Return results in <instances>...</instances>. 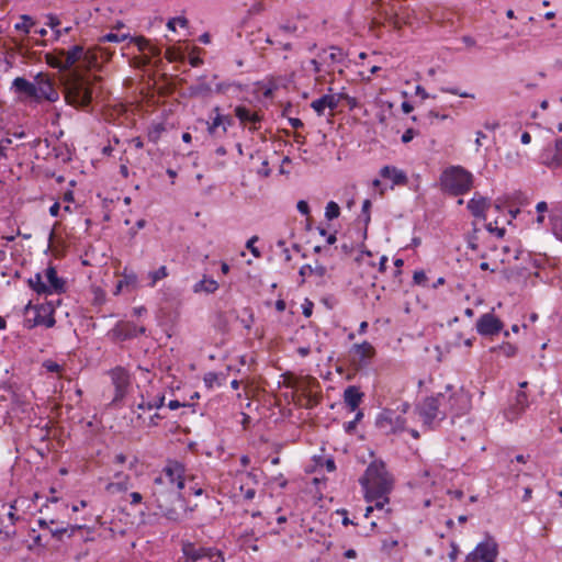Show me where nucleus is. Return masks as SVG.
Masks as SVG:
<instances>
[{
    "label": "nucleus",
    "mask_w": 562,
    "mask_h": 562,
    "mask_svg": "<svg viewBox=\"0 0 562 562\" xmlns=\"http://www.w3.org/2000/svg\"><path fill=\"white\" fill-rule=\"evenodd\" d=\"M413 281L416 285L427 286L428 278L425 271L418 270L414 272Z\"/></svg>",
    "instance_id": "obj_41"
},
{
    "label": "nucleus",
    "mask_w": 562,
    "mask_h": 562,
    "mask_svg": "<svg viewBox=\"0 0 562 562\" xmlns=\"http://www.w3.org/2000/svg\"><path fill=\"white\" fill-rule=\"evenodd\" d=\"M83 54V46L75 45L67 52L63 50L61 58L57 60L56 64H53V66L63 70L69 69L82 58Z\"/></svg>",
    "instance_id": "obj_14"
},
{
    "label": "nucleus",
    "mask_w": 562,
    "mask_h": 562,
    "mask_svg": "<svg viewBox=\"0 0 562 562\" xmlns=\"http://www.w3.org/2000/svg\"><path fill=\"white\" fill-rule=\"evenodd\" d=\"M369 503H374V509H383L384 506L389 503V494L383 495L382 497H376L372 499H366Z\"/></svg>",
    "instance_id": "obj_42"
},
{
    "label": "nucleus",
    "mask_w": 562,
    "mask_h": 562,
    "mask_svg": "<svg viewBox=\"0 0 562 562\" xmlns=\"http://www.w3.org/2000/svg\"><path fill=\"white\" fill-rule=\"evenodd\" d=\"M362 396L363 394L353 385L348 386L344 392V401L352 412L358 408Z\"/></svg>",
    "instance_id": "obj_27"
},
{
    "label": "nucleus",
    "mask_w": 562,
    "mask_h": 562,
    "mask_svg": "<svg viewBox=\"0 0 562 562\" xmlns=\"http://www.w3.org/2000/svg\"><path fill=\"white\" fill-rule=\"evenodd\" d=\"M359 482L364 490L366 499L382 497L393 490V479L382 461L371 462Z\"/></svg>",
    "instance_id": "obj_3"
},
{
    "label": "nucleus",
    "mask_w": 562,
    "mask_h": 562,
    "mask_svg": "<svg viewBox=\"0 0 562 562\" xmlns=\"http://www.w3.org/2000/svg\"><path fill=\"white\" fill-rule=\"evenodd\" d=\"M204 383L209 389H212L214 383L217 381V374L214 372H209L204 375Z\"/></svg>",
    "instance_id": "obj_52"
},
{
    "label": "nucleus",
    "mask_w": 562,
    "mask_h": 562,
    "mask_svg": "<svg viewBox=\"0 0 562 562\" xmlns=\"http://www.w3.org/2000/svg\"><path fill=\"white\" fill-rule=\"evenodd\" d=\"M64 94L68 104L87 108L92 100L91 83L78 75H70L64 81Z\"/></svg>",
    "instance_id": "obj_4"
},
{
    "label": "nucleus",
    "mask_w": 562,
    "mask_h": 562,
    "mask_svg": "<svg viewBox=\"0 0 562 562\" xmlns=\"http://www.w3.org/2000/svg\"><path fill=\"white\" fill-rule=\"evenodd\" d=\"M541 162L550 169L562 167V138H557L553 147H548L542 151Z\"/></svg>",
    "instance_id": "obj_13"
},
{
    "label": "nucleus",
    "mask_w": 562,
    "mask_h": 562,
    "mask_svg": "<svg viewBox=\"0 0 562 562\" xmlns=\"http://www.w3.org/2000/svg\"><path fill=\"white\" fill-rule=\"evenodd\" d=\"M497 554L496 542L487 540L480 542L475 549L465 557L464 562H495Z\"/></svg>",
    "instance_id": "obj_8"
},
{
    "label": "nucleus",
    "mask_w": 562,
    "mask_h": 562,
    "mask_svg": "<svg viewBox=\"0 0 562 562\" xmlns=\"http://www.w3.org/2000/svg\"><path fill=\"white\" fill-rule=\"evenodd\" d=\"M133 42L136 44L139 50L144 52L148 49V46H150V43L145 37H135Z\"/></svg>",
    "instance_id": "obj_51"
},
{
    "label": "nucleus",
    "mask_w": 562,
    "mask_h": 562,
    "mask_svg": "<svg viewBox=\"0 0 562 562\" xmlns=\"http://www.w3.org/2000/svg\"><path fill=\"white\" fill-rule=\"evenodd\" d=\"M12 143L11 138L4 137L0 140V160L5 159L7 156V148Z\"/></svg>",
    "instance_id": "obj_48"
},
{
    "label": "nucleus",
    "mask_w": 562,
    "mask_h": 562,
    "mask_svg": "<svg viewBox=\"0 0 562 562\" xmlns=\"http://www.w3.org/2000/svg\"><path fill=\"white\" fill-rule=\"evenodd\" d=\"M112 383L115 387L113 403L122 401L131 385V375L123 367H115L109 372Z\"/></svg>",
    "instance_id": "obj_9"
},
{
    "label": "nucleus",
    "mask_w": 562,
    "mask_h": 562,
    "mask_svg": "<svg viewBox=\"0 0 562 562\" xmlns=\"http://www.w3.org/2000/svg\"><path fill=\"white\" fill-rule=\"evenodd\" d=\"M341 93L337 94H324L319 99L314 100L311 103V108L318 114L323 115L326 109L334 111L341 101Z\"/></svg>",
    "instance_id": "obj_16"
},
{
    "label": "nucleus",
    "mask_w": 562,
    "mask_h": 562,
    "mask_svg": "<svg viewBox=\"0 0 562 562\" xmlns=\"http://www.w3.org/2000/svg\"><path fill=\"white\" fill-rule=\"evenodd\" d=\"M258 240L257 236H252L246 244V248L256 257L259 258L261 256L259 249L255 246V243Z\"/></svg>",
    "instance_id": "obj_46"
},
{
    "label": "nucleus",
    "mask_w": 562,
    "mask_h": 562,
    "mask_svg": "<svg viewBox=\"0 0 562 562\" xmlns=\"http://www.w3.org/2000/svg\"><path fill=\"white\" fill-rule=\"evenodd\" d=\"M45 277L47 279V285L49 288L48 294L56 292L61 293L65 292V281L57 276V271L54 267L49 266L45 271Z\"/></svg>",
    "instance_id": "obj_23"
},
{
    "label": "nucleus",
    "mask_w": 562,
    "mask_h": 562,
    "mask_svg": "<svg viewBox=\"0 0 562 562\" xmlns=\"http://www.w3.org/2000/svg\"><path fill=\"white\" fill-rule=\"evenodd\" d=\"M168 276L166 266H161L156 271H153L149 273V277L151 279V285H155L157 281L166 278Z\"/></svg>",
    "instance_id": "obj_39"
},
{
    "label": "nucleus",
    "mask_w": 562,
    "mask_h": 562,
    "mask_svg": "<svg viewBox=\"0 0 562 562\" xmlns=\"http://www.w3.org/2000/svg\"><path fill=\"white\" fill-rule=\"evenodd\" d=\"M114 477L116 481L109 483L105 487L109 493L126 492L131 487V479L128 475L117 472L114 474Z\"/></svg>",
    "instance_id": "obj_24"
},
{
    "label": "nucleus",
    "mask_w": 562,
    "mask_h": 562,
    "mask_svg": "<svg viewBox=\"0 0 562 562\" xmlns=\"http://www.w3.org/2000/svg\"><path fill=\"white\" fill-rule=\"evenodd\" d=\"M188 91L190 97H209L212 93V87L205 81V78H199L188 88Z\"/></svg>",
    "instance_id": "obj_29"
},
{
    "label": "nucleus",
    "mask_w": 562,
    "mask_h": 562,
    "mask_svg": "<svg viewBox=\"0 0 562 562\" xmlns=\"http://www.w3.org/2000/svg\"><path fill=\"white\" fill-rule=\"evenodd\" d=\"M43 367L47 370V372H59L61 370V367L53 360L44 361Z\"/></svg>",
    "instance_id": "obj_50"
},
{
    "label": "nucleus",
    "mask_w": 562,
    "mask_h": 562,
    "mask_svg": "<svg viewBox=\"0 0 562 562\" xmlns=\"http://www.w3.org/2000/svg\"><path fill=\"white\" fill-rule=\"evenodd\" d=\"M206 130L211 137L222 138L225 135L223 131L222 113L218 106H215L212 110V115L210 116V120L206 122Z\"/></svg>",
    "instance_id": "obj_21"
},
{
    "label": "nucleus",
    "mask_w": 562,
    "mask_h": 562,
    "mask_svg": "<svg viewBox=\"0 0 562 562\" xmlns=\"http://www.w3.org/2000/svg\"><path fill=\"white\" fill-rule=\"evenodd\" d=\"M497 349L505 356V357H514L517 352V348L516 346L509 344V342H504L502 344L501 346L497 347Z\"/></svg>",
    "instance_id": "obj_40"
},
{
    "label": "nucleus",
    "mask_w": 562,
    "mask_h": 562,
    "mask_svg": "<svg viewBox=\"0 0 562 562\" xmlns=\"http://www.w3.org/2000/svg\"><path fill=\"white\" fill-rule=\"evenodd\" d=\"M12 88H14L15 92L25 94L29 98L34 99L35 97V85L23 77H16L12 82Z\"/></svg>",
    "instance_id": "obj_28"
},
{
    "label": "nucleus",
    "mask_w": 562,
    "mask_h": 562,
    "mask_svg": "<svg viewBox=\"0 0 562 562\" xmlns=\"http://www.w3.org/2000/svg\"><path fill=\"white\" fill-rule=\"evenodd\" d=\"M296 31L297 26L294 23L286 22L279 24L271 33L267 34L266 43L277 45L284 50H292V43L286 41V38L294 35Z\"/></svg>",
    "instance_id": "obj_7"
},
{
    "label": "nucleus",
    "mask_w": 562,
    "mask_h": 562,
    "mask_svg": "<svg viewBox=\"0 0 562 562\" xmlns=\"http://www.w3.org/2000/svg\"><path fill=\"white\" fill-rule=\"evenodd\" d=\"M184 467L169 461L154 480L151 497L159 513L168 520L181 522L187 515V503L181 496L184 487Z\"/></svg>",
    "instance_id": "obj_1"
},
{
    "label": "nucleus",
    "mask_w": 562,
    "mask_h": 562,
    "mask_svg": "<svg viewBox=\"0 0 562 562\" xmlns=\"http://www.w3.org/2000/svg\"><path fill=\"white\" fill-rule=\"evenodd\" d=\"M130 497H131V505H137V504H140L142 501H143V495L138 492H132L130 494Z\"/></svg>",
    "instance_id": "obj_61"
},
{
    "label": "nucleus",
    "mask_w": 562,
    "mask_h": 562,
    "mask_svg": "<svg viewBox=\"0 0 562 562\" xmlns=\"http://www.w3.org/2000/svg\"><path fill=\"white\" fill-rule=\"evenodd\" d=\"M318 56L319 58H323V63L328 67L335 64H341L345 59L344 52L338 47H330L329 54L323 50Z\"/></svg>",
    "instance_id": "obj_31"
},
{
    "label": "nucleus",
    "mask_w": 562,
    "mask_h": 562,
    "mask_svg": "<svg viewBox=\"0 0 562 562\" xmlns=\"http://www.w3.org/2000/svg\"><path fill=\"white\" fill-rule=\"evenodd\" d=\"M165 131L164 126L158 124L156 126H154L149 132H148V138L149 140L156 143L159 137H160V134Z\"/></svg>",
    "instance_id": "obj_43"
},
{
    "label": "nucleus",
    "mask_w": 562,
    "mask_h": 562,
    "mask_svg": "<svg viewBox=\"0 0 562 562\" xmlns=\"http://www.w3.org/2000/svg\"><path fill=\"white\" fill-rule=\"evenodd\" d=\"M380 176L383 179H389L392 181L391 188L394 186H405L408 182L406 173L394 166H384L381 168Z\"/></svg>",
    "instance_id": "obj_20"
},
{
    "label": "nucleus",
    "mask_w": 562,
    "mask_h": 562,
    "mask_svg": "<svg viewBox=\"0 0 562 562\" xmlns=\"http://www.w3.org/2000/svg\"><path fill=\"white\" fill-rule=\"evenodd\" d=\"M389 23L396 30H401L402 29V25L403 23L401 22L400 18L397 16V14H394V15H390L389 16Z\"/></svg>",
    "instance_id": "obj_57"
},
{
    "label": "nucleus",
    "mask_w": 562,
    "mask_h": 562,
    "mask_svg": "<svg viewBox=\"0 0 562 562\" xmlns=\"http://www.w3.org/2000/svg\"><path fill=\"white\" fill-rule=\"evenodd\" d=\"M52 30H57V26L60 24L59 19L54 14L47 15V23H46Z\"/></svg>",
    "instance_id": "obj_54"
},
{
    "label": "nucleus",
    "mask_w": 562,
    "mask_h": 562,
    "mask_svg": "<svg viewBox=\"0 0 562 562\" xmlns=\"http://www.w3.org/2000/svg\"><path fill=\"white\" fill-rule=\"evenodd\" d=\"M502 329V321L492 313L483 314L476 322V330L482 336H493Z\"/></svg>",
    "instance_id": "obj_12"
},
{
    "label": "nucleus",
    "mask_w": 562,
    "mask_h": 562,
    "mask_svg": "<svg viewBox=\"0 0 562 562\" xmlns=\"http://www.w3.org/2000/svg\"><path fill=\"white\" fill-rule=\"evenodd\" d=\"M37 83L35 85V97L34 100L40 101L42 99L47 100L49 102H55L58 100L59 94L57 90L54 88V83L52 79L40 74L36 77Z\"/></svg>",
    "instance_id": "obj_11"
},
{
    "label": "nucleus",
    "mask_w": 562,
    "mask_h": 562,
    "mask_svg": "<svg viewBox=\"0 0 562 562\" xmlns=\"http://www.w3.org/2000/svg\"><path fill=\"white\" fill-rule=\"evenodd\" d=\"M81 529L80 526H71V527H66V528H56V529H52L49 528V532L52 533V536L54 538H56L57 540H61L63 539V536L64 535H68V537H71L74 535V532L76 530H79Z\"/></svg>",
    "instance_id": "obj_35"
},
{
    "label": "nucleus",
    "mask_w": 562,
    "mask_h": 562,
    "mask_svg": "<svg viewBox=\"0 0 562 562\" xmlns=\"http://www.w3.org/2000/svg\"><path fill=\"white\" fill-rule=\"evenodd\" d=\"M495 226L493 223H488L486 225V229L491 233H495L497 237L502 238L505 235V228L504 227H497V222L495 221Z\"/></svg>",
    "instance_id": "obj_49"
},
{
    "label": "nucleus",
    "mask_w": 562,
    "mask_h": 562,
    "mask_svg": "<svg viewBox=\"0 0 562 562\" xmlns=\"http://www.w3.org/2000/svg\"><path fill=\"white\" fill-rule=\"evenodd\" d=\"M310 64L313 67L314 74L316 75V80H321L323 71L322 66L324 65L323 59L321 61L317 59H311Z\"/></svg>",
    "instance_id": "obj_45"
},
{
    "label": "nucleus",
    "mask_w": 562,
    "mask_h": 562,
    "mask_svg": "<svg viewBox=\"0 0 562 562\" xmlns=\"http://www.w3.org/2000/svg\"><path fill=\"white\" fill-rule=\"evenodd\" d=\"M442 189L452 195L465 194L473 184L472 175L462 167H450L440 178Z\"/></svg>",
    "instance_id": "obj_5"
},
{
    "label": "nucleus",
    "mask_w": 562,
    "mask_h": 562,
    "mask_svg": "<svg viewBox=\"0 0 562 562\" xmlns=\"http://www.w3.org/2000/svg\"><path fill=\"white\" fill-rule=\"evenodd\" d=\"M405 424L406 419L403 415L390 408L383 409L375 422L376 427L385 434L404 431L406 429Z\"/></svg>",
    "instance_id": "obj_6"
},
{
    "label": "nucleus",
    "mask_w": 562,
    "mask_h": 562,
    "mask_svg": "<svg viewBox=\"0 0 562 562\" xmlns=\"http://www.w3.org/2000/svg\"><path fill=\"white\" fill-rule=\"evenodd\" d=\"M297 211L303 214V215H308L310 214V206H308V203L304 200H300L297 202Z\"/></svg>",
    "instance_id": "obj_56"
},
{
    "label": "nucleus",
    "mask_w": 562,
    "mask_h": 562,
    "mask_svg": "<svg viewBox=\"0 0 562 562\" xmlns=\"http://www.w3.org/2000/svg\"><path fill=\"white\" fill-rule=\"evenodd\" d=\"M235 116L239 120L243 126L249 124V131L255 132L259 128L257 124L262 121V116L257 112H251L244 105H237L234 110Z\"/></svg>",
    "instance_id": "obj_15"
},
{
    "label": "nucleus",
    "mask_w": 562,
    "mask_h": 562,
    "mask_svg": "<svg viewBox=\"0 0 562 562\" xmlns=\"http://www.w3.org/2000/svg\"><path fill=\"white\" fill-rule=\"evenodd\" d=\"M528 407V396L525 392L520 391L517 393L515 403L512 404L505 412V416L508 420L513 422L517 419Z\"/></svg>",
    "instance_id": "obj_19"
},
{
    "label": "nucleus",
    "mask_w": 562,
    "mask_h": 562,
    "mask_svg": "<svg viewBox=\"0 0 562 562\" xmlns=\"http://www.w3.org/2000/svg\"><path fill=\"white\" fill-rule=\"evenodd\" d=\"M341 94H342L341 100H345L347 102V105L349 106L350 110L358 106V101L356 98L350 97L346 93H341Z\"/></svg>",
    "instance_id": "obj_55"
},
{
    "label": "nucleus",
    "mask_w": 562,
    "mask_h": 562,
    "mask_svg": "<svg viewBox=\"0 0 562 562\" xmlns=\"http://www.w3.org/2000/svg\"><path fill=\"white\" fill-rule=\"evenodd\" d=\"M536 210H537V212H538L539 214H543L544 212H547V211H548V204H547V202L541 201V202L537 203V205H536Z\"/></svg>",
    "instance_id": "obj_63"
},
{
    "label": "nucleus",
    "mask_w": 562,
    "mask_h": 562,
    "mask_svg": "<svg viewBox=\"0 0 562 562\" xmlns=\"http://www.w3.org/2000/svg\"><path fill=\"white\" fill-rule=\"evenodd\" d=\"M240 491L244 493V498L247 501L252 499L256 495L255 488L249 487L247 490H244V486H240Z\"/></svg>",
    "instance_id": "obj_62"
},
{
    "label": "nucleus",
    "mask_w": 562,
    "mask_h": 562,
    "mask_svg": "<svg viewBox=\"0 0 562 562\" xmlns=\"http://www.w3.org/2000/svg\"><path fill=\"white\" fill-rule=\"evenodd\" d=\"M289 123L293 128L303 127V122L300 119L291 117L289 119Z\"/></svg>",
    "instance_id": "obj_64"
},
{
    "label": "nucleus",
    "mask_w": 562,
    "mask_h": 562,
    "mask_svg": "<svg viewBox=\"0 0 562 562\" xmlns=\"http://www.w3.org/2000/svg\"><path fill=\"white\" fill-rule=\"evenodd\" d=\"M126 38H127V34L119 35V34H116V33H112V32H111V33H108V34H105V35L101 36V37L99 38V42H100V43H103V42L120 43V42H122V41H124V40H126Z\"/></svg>",
    "instance_id": "obj_38"
},
{
    "label": "nucleus",
    "mask_w": 562,
    "mask_h": 562,
    "mask_svg": "<svg viewBox=\"0 0 562 562\" xmlns=\"http://www.w3.org/2000/svg\"><path fill=\"white\" fill-rule=\"evenodd\" d=\"M371 201L370 200H364L363 203H362V210H361V213H362V216H363V222H364V225L367 226L370 222V209H371Z\"/></svg>",
    "instance_id": "obj_44"
},
{
    "label": "nucleus",
    "mask_w": 562,
    "mask_h": 562,
    "mask_svg": "<svg viewBox=\"0 0 562 562\" xmlns=\"http://www.w3.org/2000/svg\"><path fill=\"white\" fill-rule=\"evenodd\" d=\"M490 207V200L485 196L475 193L474 196L468 202V210L474 217L485 220L486 210Z\"/></svg>",
    "instance_id": "obj_18"
},
{
    "label": "nucleus",
    "mask_w": 562,
    "mask_h": 562,
    "mask_svg": "<svg viewBox=\"0 0 562 562\" xmlns=\"http://www.w3.org/2000/svg\"><path fill=\"white\" fill-rule=\"evenodd\" d=\"M36 315L34 317V326L44 325L46 328L55 326L54 308L50 304L40 305L35 307Z\"/></svg>",
    "instance_id": "obj_17"
},
{
    "label": "nucleus",
    "mask_w": 562,
    "mask_h": 562,
    "mask_svg": "<svg viewBox=\"0 0 562 562\" xmlns=\"http://www.w3.org/2000/svg\"><path fill=\"white\" fill-rule=\"evenodd\" d=\"M450 548H451V551L449 552L450 562H456V560L458 559L459 552H460L459 546L452 541L450 543Z\"/></svg>",
    "instance_id": "obj_53"
},
{
    "label": "nucleus",
    "mask_w": 562,
    "mask_h": 562,
    "mask_svg": "<svg viewBox=\"0 0 562 562\" xmlns=\"http://www.w3.org/2000/svg\"><path fill=\"white\" fill-rule=\"evenodd\" d=\"M464 400L462 394H445L438 393L436 396L426 397L416 408L423 423L429 429H432L436 420H443L448 414L459 416L464 413L465 408L460 405Z\"/></svg>",
    "instance_id": "obj_2"
},
{
    "label": "nucleus",
    "mask_w": 562,
    "mask_h": 562,
    "mask_svg": "<svg viewBox=\"0 0 562 562\" xmlns=\"http://www.w3.org/2000/svg\"><path fill=\"white\" fill-rule=\"evenodd\" d=\"M223 131L226 134L227 128L234 124V120L231 115L222 114Z\"/></svg>",
    "instance_id": "obj_58"
},
{
    "label": "nucleus",
    "mask_w": 562,
    "mask_h": 562,
    "mask_svg": "<svg viewBox=\"0 0 562 562\" xmlns=\"http://www.w3.org/2000/svg\"><path fill=\"white\" fill-rule=\"evenodd\" d=\"M27 283L37 294H48L49 292V288L45 282H43L41 273H36L34 277L30 278Z\"/></svg>",
    "instance_id": "obj_33"
},
{
    "label": "nucleus",
    "mask_w": 562,
    "mask_h": 562,
    "mask_svg": "<svg viewBox=\"0 0 562 562\" xmlns=\"http://www.w3.org/2000/svg\"><path fill=\"white\" fill-rule=\"evenodd\" d=\"M415 136V131L413 128H407L402 135L403 143H409Z\"/></svg>",
    "instance_id": "obj_60"
},
{
    "label": "nucleus",
    "mask_w": 562,
    "mask_h": 562,
    "mask_svg": "<svg viewBox=\"0 0 562 562\" xmlns=\"http://www.w3.org/2000/svg\"><path fill=\"white\" fill-rule=\"evenodd\" d=\"M214 548H206L190 541L181 542V552L184 562H204L205 558L212 554Z\"/></svg>",
    "instance_id": "obj_10"
},
{
    "label": "nucleus",
    "mask_w": 562,
    "mask_h": 562,
    "mask_svg": "<svg viewBox=\"0 0 562 562\" xmlns=\"http://www.w3.org/2000/svg\"><path fill=\"white\" fill-rule=\"evenodd\" d=\"M137 325L131 322H120L113 328V335L119 340H127L136 337Z\"/></svg>",
    "instance_id": "obj_22"
},
{
    "label": "nucleus",
    "mask_w": 562,
    "mask_h": 562,
    "mask_svg": "<svg viewBox=\"0 0 562 562\" xmlns=\"http://www.w3.org/2000/svg\"><path fill=\"white\" fill-rule=\"evenodd\" d=\"M441 91L446 92V93H450V94H456V95H459L461 98H471V99L475 98V95L472 94V93L461 92V91H459L458 89H454V88H441Z\"/></svg>",
    "instance_id": "obj_47"
},
{
    "label": "nucleus",
    "mask_w": 562,
    "mask_h": 562,
    "mask_svg": "<svg viewBox=\"0 0 562 562\" xmlns=\"http://www.w3.org/2000/svg\"><path fill=\"white\" fill-rule=\"evenodd\" d=\"M218 289L217 281L204 277L201 281L194 284L193 291L195 293L204 292L207 294L214 293Z\"/></svg>",
    "instance_id": "obj_32"
},
{
    "label": "nucleus",
    "mask_w": 562,
    "mask_h": 562,
    "mask_svg": "<svg viewBox=\"0 0 562 562\" xmlns=\"http://www.w3.org/2000/svg\"><path fill=\"white\" fill-rule=\"evenodd\" d=\"M15 503L16 502H13L12 504H10V510L8 513V519L11 522V527L9 528L8 526H5L3 529H0V538L5 539V540L11 539L12 537L15 536L14 525L19 520V517L15 514V512H16Z\"/></svg>",
    "instance_id": "obj_30"
},
{
    "label": "nucleus",
    "mask_w": 562,
    "mask_h": 562,
    "mask_svg": "<svg viewBox=\"0 0 562 562\" xmlns=\"http://www.w3.org/2000/svg\"><path fill=\"white\" fill-rule=\"evenodd\" d=\"M327 273V269L325 266L316 262V265L313 267L311 265H304L300 268L299 274L301 277V284L305 282L306 277L308 276H316L318 278L325 277Z\"/></svg>",
    "instance_id": "obj_26"
},
{
    "label": "nucleus",
    "mask_w": 562,
    "mask_h": 562,
    "mask_svg": "<svg viewBox=\"0 0 562 562\" xmlns=\"http://www.w3.org/2000/svg\"><path fill=\"white\" fill-rule=\"evenodd\" d=\"M339 215H340L339 205L334 201L328 202L326 205V211H325L326 218L328 221H333V220L337 218Z\"/></svg>",
    "instance_id": "obj_36"
},
{
    "label": "nucleus",
    "mask_w": 562,
    "mask_h": 562,
    "mask_svg": "<svg viewBox=\"0 0 562 562\" xmlns=\"http://www.w3.org/2000/svg\"><path fill=\"white\" fill-rule=\"evenodd\" d=\"M550 220L554 236L562 241V210H554Z\"/></svg>",
    "instance_id": "obj_34"
},
{
    "label": "nucleus",
    "mask_w": 562,
    "mask_h": 562,
    "mask_svg": "<svg viewBox=\"0 0 562 562\" xmlns=\"http://www.w3.org/2000/svg\"><path fill=\"white\" fill-rule=\"evenodd\" d=\"M352 350H353L355 356L358 357L359 362L362 364H367L368 361L375 353L373 346L368 341H363L361 344L353 345Z\"/></svg>",
    "instance_id": "obj_25"
},
{
    "label": "nucleus",
    "mask_w": 562,
    "mask_h": 562,
    "mask_svg": "<svg viewBox=\"0 0 562 562\" xmlns=\"http://www.w3.org/2000/svg\"><path fill=\"white\" fill-rule=\"evenodd\" d=\"M22 22L15 24V30L22 31L25 34L30 33L31 26L34 24L32 18L30 15L23 14L21 16Z\"/></svg>",
    "instance_id": "obj_37"
},
{
    "label": "nucleus",
    "mask_w": 562,
    "mask_h": 562,
    "mask_svg": "<svg viewBox=\"0 0 562 562\" xmlns=\"http://www.w3.org/2000/svg\"><path fill=\"white\" fill-rule=\"evenodd\" d=\"M164 402H165V396H160L154 402H148L147 409L160 408L164 405Z\"/></svg>",
    "instance_id": "obj_59"
}]
</instances>
